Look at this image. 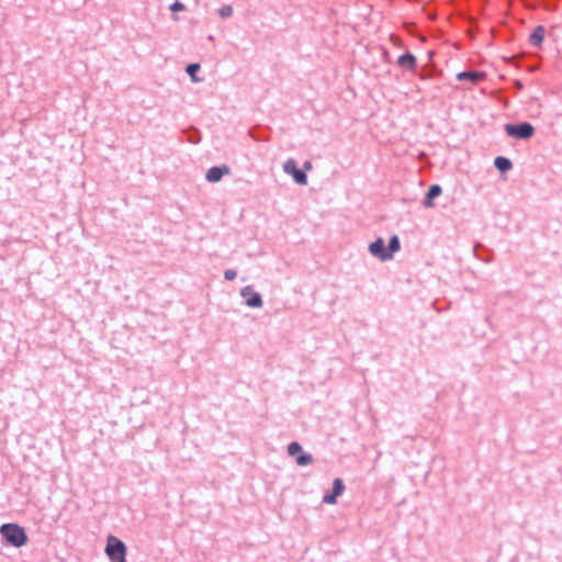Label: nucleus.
Instances as JSON below:
<instances>
[{
    "label": "nucleus",
    "mask_w": 562,
    "mask_h": 562,
    "mask_svg": "<svg viewBox=\"0 0 562 562\" xmlns=\"http://www.w3.org/2000/svg\"><path fill=\"white\" fill-rule=\"evenodd\" d=\"M370 252L381 259L382 261L391 259V252H387V250L384 248V241L380 237L369 246Z\"/></svg>",
    "instance_id": "obj_7"
},
{
    "label": "nucleus",
    "mask_w": 562,
    "mask_h": 562,
    "mask_svg": "<svg viewBox=\"0 0 562 562\" xmlns=\"http://www.w3.org/2000/svg\"><path fill=\"white\" fill-rule=\"evenodd\" d=\"M397 64L403 68L414 69L416 66V59L412 54L407 53L398 58Z\"/></svg>",
    "instance_id": "obj_12"
},
{
    "label": "nucleus",
    "mask_w": 562,
    "mask_h": 562,
    "mask_svg": "<svg viewBox=\"0 0 562 562\" xmlns=\"http://www.w3.org/2000/svg\"><path fill=\"white\" fill-rule=\"evenodd\" d=\"M344 483L340 479H335L333 483V493L324 495V503L326 504H336L337 496L341 495L344 492Z\"/></svg>",
    "instance_id": "obj_9"
},
{
    "label": "nucleus",
    "mask_w": 562,
    "mask_h": 562,
    "mask_svg": "<svg viewBox=\"0 0 562 562\" xmlns=\"http://www.w3.org/2000/svg\"><path fill=\"white\" fill-rule=\"evenodd\" d=\"M494 165L499 171H507L513 166L510 160L505 157H497L494 161Z\"/></svg>",
    "instance_id": "obj_14"
},
{
    "label": "nucleus",
    "mask_w": 562,
    "mask_h": 562,
    "mask_svg": "<svg viewBox=\"0 0 562 562\" xmlns=\"http://www.w3.org/2000/svg\"><path fill=\"white\" fill-rule=\"evenodd\" d=\"M304 169H305V170H311V169H312V164H311V162H308V161H307V162H305V164H304Z\"/></svg>",
    "instance_id": "obj_20"
},
{
    "label": "nucleus",
    "mask_w": 562,
    "mask_h": 562,
    "mask_svg": "<svg viewBox=\"0 0 562 562\" xmlns=\"http://www.w3.org/2000/svg\"><path fill=\"white\" fill-rule=\"evenodd\" d=\"M241 296L246 300L249 307H261L262 299L259 293L255 292L251 286H246L241 290Z\"/></svg>",
    "instance_id": "obj_6"
},
{
    "label": "nucleus",
    "mask_w": 562,
    "mask_h": 562,
    "mask_svg": "<svg viewBox=\"0 0 562 562\" xmlns=\"http://www.w3.org/2000/svg\"><path fill=\"white\" fill-rule=\"evenodd\" d=\"M400 249V240H398V237L397 236H393L391 239H390V243H389V251L387 252H391V257L393 256L394 252H396L397 250Z\"/></svg>",
    "instance_id": "obj_15"
},
{
    "label": "nucleus",
    "mask_w": 562,
    "mask_h": 562,
    "mask_svg": "<svg viewBox=\"0 0 562 562\" xmlns=\"http://www.w3.org/2000/svg\"><path fill=\"white\" fill-rule=\"evenodd\" d=\"M484 78V74L483 72H479V71H464V72H459L457 75V79L458 80H470L472 83H476L477 81L482 80Z\"/></svg>",
    "instance_id": "obj_10"
},
{
    "label": "nucleus",
    "mask_w": 562,
    "mask_h": 562,
    "mask_svg": "<svg viewBox=\"0 0 562 562\" xmlns=\"http://www.w3.org/2000/svg\"><path fill=\"white\" fill-rule=\"evenodd\" d=\"M229 172L231 169L228 166L212 167L207 170L205 178L209 182H217L223 178V176H226Z\"/></svg>",
    "instance_id": "obj_8"
},
{
    "label": "nucleus",
    "mask_w": 562,
    "mask_h": 562,
    "mask_svg": "<svg viewBox=\"0 0 562 562\" xmlns=\"http://www.w3.org/2000/svg\"><path fill=\"white\" fill-rule=\"evenodd\" d=\"M105 553L112 562H126V546L114 536L106 538Z\"/></svg>",
    "instance_id": "obj_2"
},
{
    "label": "nucleus",
    "mask_w": 562,
    "mask_h": 562,
    "mask_svg": "<svg viewBox=\"0 0 562 562\" xmlns=\"http://www.w3.org/2000/svg\"><path fill=\"white\" fill-rule=\"evenodd\" d=\"M224 276L226 280H234L236 278V272L234 270H226Z\"/></svg>",
    "instance_id": "obj_19"
},
{
    "label": "nucleus",
    "mask_w": 562,
    "mask_h": 562,
    "mask_svg": "<svg viewBox=\"0 0 562 562\" xmlns=\"http://www.w3.org/2000/svg\"><path fill=\"white\" fill-rule=\"evenodd\" d=\"M440 193H441V188L438 184L431 186L428 189V192L426 194V199H425L424 205L426 207H432L434 206L432 199L439 196Z\"/></svg>",
    "instance_id": "obj_11"
},
{
    "label": "nucleus",
    "mask_w": 562,
    "mask_h": 562,
    "mask_svg": "<svg viewBox=\"0 0 562 562\" xmlns=\"http://www.w3.org/2000/svg\"><path fill=\"white\" fill-rule=\"evenodd\" d=\"M543 38H544V29L543 26L539 25L537 26L533 32L531 33L530 35V42L535 45V46H541L542 42H543Z\"/></svg>",
    "instance_id": "obj_13"
},
{
    "label": "nucleus",
    "mask_w": 562,
    "mask_h": 562,
    "mask_svg": "<svg viewBox=\"0 0 562 562\" xmlns=\"http://www.w3.org/2000/svg\"><path fill=\"white\" fill-rule=\"evenodd\" d=\"M0 533L5 541L13 547L20 548L27 542V535L24 529L16 524H4L0 528Z\"/></svg>",
    "instance_id": "obj_1"
},
{
    "label": "nucleus",
    "mask_w": 562,
    "mask_h": 562,
    "mask_svg": "<svg viewBox=\"0 0 562 562\" xmlns=\"http://www.w3.org/2000/svg\"><path fill=\"white\" fill-rule=\"evenodd\" d=\"M505 132L508 136L517 139H528L535 134V127L530 123L506 124Z\"/></svg>",
    "instance_id": "obj_3"
},
{
    "label": "nucleus",
    "mask_w": 562,
    "mask_h": 562,
    "mask_svg": "<svg viewBox=\"0 0 562 562\" xmlns=\"http://www.w3.org/2000/svg\"><path fill=\"white\" fill-rule=\"evenodd\" d=\"M170 10L171 11H183L184 10V5L181 2L176 1L175 3H172L170 5Z\"/></svg>",
    "instance_id": "obj_18"
},
{
    "label": "nucleus",
    "mask_w": 562,
    "mask_h": 562,
    "mask_svg": "<svg viewBox=\"0 0 562 562\" xmlns=\"http://www.w3.org/2000/svg\"><path fill=\"white\" fill-rule=\"evenodd\" d=\"M221 18L225 19V18H228L233 14V7L227 4V5H223L220 11H218Z\"/></svg>",
    "instance_id": "obj_16"
},
{
    "label": "nucleus",
    "mask_w": 562,
    "mask_h": 562,
    "mask_svg": "<svg viewBox=\"0 0 562 562\" xmlns=\"http://www.w3.org/2000/svg\"><path fill=\"white\" fill-rule=\"evenodd\" d=\"M200 69V65L199 64H190L188 67H187V72L188 75L194 80L196 81L198 79L195 78V72Z\"/></svg>",
    "instance_id": "obj_17"
},
{
    "label": "nucleus",
    "mask_w": 562,
    "mask_h": 562,
    "mask_svg": "<svg viewBox=\"0 0 562 562\" xmlns=\"http://www.w3.org/2000/svg\"><path fill=\"white\" fill-rule=\"evenodd\" d=\"M288 453L291 457H296V463L299 465H307V464L312 463V461H313L312 456L307 454V453H304L302 451L301 445L297 443V442H291L288 446Z\"/></svg>",
    "instance_id": "obj_4"
},
{
    "label": "nucleus",
    "mask_w": 562,
    "mask_h": 562,
    "mask_svg": "<svg viewBox=\"0 0 562 562\" xmlns=\"http://www.w3.org/2000/svg\"><path fill=\"white\" fill-rule=\"evenodd\" d=\"M283 169L286 173L291 175L294 181L299 184H306L307 177L303 170L296 168V162L293 159H289L285 161Z\"/></svg>",
    "instance_id": "obj_5"
}]
</instances>
